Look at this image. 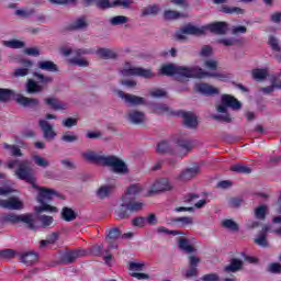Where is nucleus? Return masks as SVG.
<instances>
[{
	"instance_id": "obj_17",
	"label": "nucleus",
	"mask_w": 281,
	"mask_h": 281,
	"mask_svg": "<svg viewBox=\"0 0 281 281\" xmlns=\"http://www.w3.org/2000/svg\"><path fill=\"white\" fill-rule=\"evenodd\" d=\"M125 117L131 124H144V122H146L144 112L137 110L130 111Z\"/></svg>"
},
{
	"instance_id": "obj_55",
	"label": "nucleus",
	"mask_w": 281,
	"mask_h": 281,
	"mask_svg": "<svg viewBox=\"0 0 281 281\" xmlns=\"http://www.w3.org/2000/svg\"><path fill=\"white\" fill-rule=\"evenodd\" d=\"M202 281H221V276L216 272L206 273L201 277Z\"/></svg>"
},
{
	"instance_id": "obj_28",
	"label": "nucleus",
	"mask_w": 281,
	"mask_h": 281,
	"mask_svg": "<svg viewBox=\"0 0 281 281\" xmlns=\"http://www.w3.org/2000/svg\"><path fill=\"white\" fill-rule=\"evenodd\" d=\"M42 91H43V86H40L37 80L27 79L26 81L27 93H41Z\"/></svg>"
},
{
	"instance_id": "obj_56",
	"label": "nucleus",
	"mask_w": 281,
	"mask_h": 281,
	"mask_svg": "<svg viewBox=\"0 0 281 281\" xmlns=\"http://www.w3.org/2000/svg\"><path fill=\"white\" fill-rule=\"evenodd\" d=\"M223 226L226 227V229H231V232H238V225L233 220H225Z\"/></svg>"
},
{
	"instance_id": "obj_30",
	"label": "nucleus",
	"mask_w": 281,
	"mask_h": 281,
	"mask_svg": "<svg viewBox=\"0 0 281 281\" xmlns=\"http://www.w3.org/2000/svg\"><path fill=\"white\" fill-rule=\"evenodd\" d=\"M37 67L42 71H58V66L52 60H41L37 63Z\"/></svg>"
},
{
	"instance_id": "obj_37",
	"label": "nucleus",
	"mask_w": 281,
	"mask_h": 281,
	"mask_svg": "<svg viewBox=\"0 0 281 281\" xmlns=\"http://www.w3.org/2000/svg\"><path fill=\"white\" fill-rule=\"evenodd\" d=\"M2 45H4V47H10L11 49H23V47H25V42L19 40H10L2 42Z\"/></svg>"
},
{
	"instance_id": "obj_45",
	"label": "nucleus",
	"mask_w": 281,
	"mask_h": 281,
	"mask_svg": "<svg viewBox=\"0 0 281 281\" xmlns=\"http://www.w3.org/2000/svg\"><path fill=\"white\" fill-rule=\"evenodd\" d=\"M61 216H63L64 221L71 222V221H75V218H76V212H74V210H71L69 207H64Z\"/></svg>"
},
{
	"instance_id": "obj_14",
	"label": "nucleus",
	"mask_w": 281,
	"mask_h": 281,
	"mask_svg": "<svg viewBox=\"0 0 281 281\" xmlns=\"http://www.w3.org/2000/svg\"><path fill=\"white\" fill-rule=\"evenodd\" d=\"M20 65H22V67L13 71L14 78H25V76H29L34 64L30 59H21Z\"/></svg>"
},
{
	"instance_id": "obj_15",
	"label": "nucleus",
	"mask_w": 281,
	"mask_h": 281,
	"mask_svg": "<svg viewBox=\"0 0 281 281\" xmlns=\"http://www.w3.org/2000/svg\"><path fill=\"white\" fill-rule=\"evenodd\" d=\"M0 207H4L5 210H23V201L15 196L0 200Z\"/></svg>"
},
{
	"instance_id": "obj_36",
	"label": "nucleus",
	"mask_w": 281,
	"mask_h": 281,
	"mask_svg": "<svg viewBox=\"0 0 281 281\" xmlns=\"http://www.w3.org/2000/svg\"><path fill=\"white\" fill-rule=\"evenodd\" d=\"M164 16L167 21H175L177 19H183L186 16H188V14L186 13H180V12H177V11H172V10H166L164 12Z\"/></svg>"
},
{
	"instance_id": "obj_60",
	"label": "nucleus",
	"mask_w": 281,
	"mask_h": 281,
	"mask_svg": "<svg viewBox=\"0 0 281 281\" xmlns=\"http://www.w3.org/2000/svg\"><path fill=\"white\" fill-rule=\"evenodd\" d=\"M15 252L12 249H5L0 251V258H3L4 260H10V258H14Z\"/></svg>"
},
{
	"instance_id": "obj_16",
	"label": "nucleus",
	"mask_w": 281,
	"mask_h": 281,
	"mask_svg": "<svg viewBox=\"0 0 281 281\" xmlns=\"http://www.w3.org/2000/svg\"><path fill=\"white\" fill-rule=\"evenodd\" d=\"M201 173V167H199V165H194L193 167L182 171L179 176H178V181H190L191 179H194V177H196V175Z\"/></svg>"
},
{
	"instance_id": "obj_12",
	"label": "nucleus",
	"mask_w": 281,
	"mask_h": 281,
	"mask_svg": "<svg viewBox=\"0 0 281 281\" xmlns=\"http://www.w3.org/2000/svg\"><path fill=\"white\" fill-rule=\"evenodd\" d=\"M193 89L202 95H218L221 93L218 88L205 82L195 83Z\"/></svg>"
},
{
	"instance_id": "obj_1",
	"label": "nucleus",
	"mask_w": 281,
	"mask_h": 281,
	"mask_svg": "<svg viewBox=\"0 0 281 281\" xmlns=\"http://www.w3.org/2000/svg\"><path fill=\"white\" fill-rule=\"evenodd\" d=\"M8 168H16L15 177L22 181H26V183H31L32 188L37 190L36 201L40 203V205L34 207L36 214H41L43 212L56 214V212H58L56 206H52L49 204V201H52L54 196H57L56 190L36 186V178H34V175H32L29 160H10L8 162Z\"/></svg>"
},
{
	"instance_id": "obj_61",
	"label": "nucleus",
	"mask_w": 281,
	"mask_h": 281,
	"mask_svg": "<svg viewBox=\"0 0 281 281\" xmlns=\"http://www.w3.org/2000/svg\"><path fill=\"white\" fill-rule=\"evenodd\" d=\"M121 235H122V233L120 232V229L112 228L108 234V238H109V240H117V237Z\"/></svg>"
},
{
	"instance_id": "obj_53",
	"label": "nucleus",
	"mask_w": 281,
	"mask_h": 281,
	"mask_svg": "<svg viewBox=\"0 0 281 281\" xmlns=\"http://www.w3.org/2000/svg\"><path fill=\"white\" fill-rule=\"evenodd\" d=\"M87 25H89V23L87 22V19H85V18H80L72 23L74 30H85V27H87Z\"/></svg>"
},
{
	"instance_id": "obj_26",
	"label": "nucleus",
	"mask_w": 281,
	"mask_h": 281,
	"mask_svg": "<svg viewBox=\"0 0 281 281\" xmlns=\"http://www.w3.org/2000/svg\"><path fill=\"white\" fill-rule=\"evenodd\" d=\"M271 227L265 226L262 232L255 238V244L259 247H269V243L267 241V232H269Z\"/></svg>"
},
{
	"instance_id": "obj_7",
	"label": "nucleus",
	"mask_w": 281,
	"mask_h": 281,
	"mask_svg": "<svg viewBox=\"0 0 281 281\" xmlns=\"http://www.w3.org/2000/svg\"><path fill=\"white\" fill-rule=\"evenodd\" d=\"M103 166H106L111 169L114 175H128V165L122 160V158L117 156H105V160L103 162Z\"/></svg>"
},
{
	"instance_id": "obj_3",
	"label": "nucleus",
	"mask_w": 281,
	"mask_h": 281,
	"mask_svg": "<svg viewBox=\"0 0 281 281\" xmlns=\"http://www.w3.org/2000/svg\"><path fill=\"white\" fill-rule=\"evenodd\" d=\"M206 30H210V32H212L213 34H226L227 23L215 22L201 27L188 24L176 33V38L178 41H188V36H201L205 34Z\"/></svg>"
},
{
	"instance_id": "obj_4",
	"label": "nucleus",
	"mask_w": 281,
	"mask_h": 281,
	"mask_svg": "<svg viewBox=\"0 0 281 281\" xmlns=\"http://www.w3.org/2000/svg\"><path fill=\"white\" fill-rule=\"evenodd\" d=\"M227 109L238 111V109H240V102L233 95L223 94L221 97V102L216 103V111L218 114L213 115V120H218L220 122H232V116L227 112Z\"/></svg>"
},
{
	"instance_id": "obj_19",
	"label": "nucleus",
	"mask_w": 281,
	"mask_h": 281,
	"mask_svg": "<svg viewBox=\"0 0 281 281\" xmlns=\"http://www.w3.org/2000/svg\"><path fill=\"white\" fill-rule=\"evenodd\" d=\"M85 250H71L68 251L66 254L63 255V262H65L66 265H69L76 260H78V258H82V256H85Z\"/></svg>"
},
{
	"instance_id": "obj_63",
	"label": "nucleus",
	"mask_w": 281,
	"mask_h": 281,
	"mask_svg": "<svg viewBox=\"0 0 281 281\" xmlns=\"http://www.w3.org/2000/svg\"><path fill=\"white\" fill-rule=\"evenodd\" d=\"M145 224L146 225H157V215L149 214L145 217Z\"/></svg>"
},
{
	"instance_id": "obj_24",
	"label": "nucleus",
	"mask_w": 281,
	"mask_h": 281,
	"mask_svg": "<svg viewBox=\"0 0 281 281\" xmlns=\"http://www.w3.org/2000/svg\"><path fill=\"white\" fill-rule=\"evenodd\" d=\"M251 76L256 82H262L269 77V68H256L251 71Z\"/></svg>"
},
{
	"instance_id": "obj_8",
	"label": "nucleus",
	"mask_w": 281,
	"mask_h": 281,
	"mask_svg": "<svg viewBox=\"0 0 281 281\" xmlns=\"http://www.w3.org/2000/svg\"><path fill=\"white\" fill-rule=\"evenodd\" d=\"M168 190H172V184H170L168 179H161L153 183L145 196H153V194H158V192H167Z\"/></svg>"
},
{
	"instance_id": "obj_11",
	"label": "nucleus",
	"mask_w": 281,
	"mask_h": 281,
	"mask_svg": "<svg viewBox=\"0 0 281 281\" xmlns=\"http://www.w3.org/2000/svg\"><path fill=\"white\" fill-rule=\"evenodd\" d=\"M146 190V184L142 183H134L131 184L126 190L125 193L121 196L124 201H128V199H135V196H139L142 192Z\"/></svg>"
},
{
	"instance_id": "obj_25",
	"label": "nucleus",
	"mask_w": 281,
	"mask_h": 281,
	"mask_svg": "<svg viewBox=\"0 0 281 281\" xmlns=\"http://www.w3.org/2000/svg\"><path fill=\"white\" fill-rule=\"evenodd\" d=\"M38 260V254L34 251H27L20 255V261L24 265H34Z\"/></svg>"
},
{
	"instance_id": "obj_13",
	"label": "nucleus",
	"mask_w": 281,
	"mask_h": 281,
	"mask_svg": "<svg viewBox=\"0 0 281 281\" xmlns=\"http://www.w3.org/2000/svg\"><path fill=\"white\" fill-rule=\"evenodd\" d=\"M38 124L43 131L44 139H46L47 142L56 139L57 133L56 130H54V125L49 124L45 119L40 120Z\"/></svg>"
},
{
	"instance_id": "obj_43",
	"label": "nucleus",
	"mask_w": 281,
	"mask_h": 281,
	"mask_svg": "<svg viewBox=\"0 0 281 281\" xmlns=\"http://www.w3.org/2000/svg\"><path fill=\"white\" fill-rule=\"evenodd\" d=\"M276 89H278L276 78H272L271 85L260 88L259 91H261V93H263L265 95H269L270 93H273L276 91Z\"/></svg>"
},
{
	"instance_id": "obj_58",
	"label": "nucleus",
	"mask_w": 281,
	"mask_h": 281,
	"mask_svg": "<svg viewBox=\"0 0 281 281\" xmlns=\"http://www.w3.org/2000/svg\"><path fill=\"white\" fill-rule=\"evenodd\" d=\"M178 146L180 147V149L184 150V153H189V150L192 149V144L190 143V140L186 139L178 140Z\"/></svg>"
},
{
	"instance_id": "obj_52",
	"label": "nucleus",
	"mask_w": 281,
	"mask_h": 281,
	"mask_svg": "<svg viewBox=\"0 0 281 281\" xmlns=\"http://www.w3.org/2000/svg\"><path fill=\"white\" fill-rule=\"evenodd\" d=\"M70 65H76L77 67H89V59L87 58H71Z\"/></svg>"
},
{
	"instance_id": "obj_6",
	"label": "nucleus",
	"mask_w": 281,
	"mask_h": 281,
	"mask_svg": "<svg viewBox=\"0 0 281 281\" xmlns=\"http://www.w3.org/2000/svg\"><path fill=\"white\" fill-rule=\"evenodd\" d=\"M121 76L128 78L131 76H138L139 78H155V72L151 69L133 66L131 63H125L121 69Z\"/></svg>"
},
{
	"instance_id": "obj_33",
	"label": "nucleus",
	"mask_w": 281,
	"mask_h": 281,
	"mask_svg": "<svg viewBox=\"0 0 281 281\" xmlns=\"http://www.w3.org/2000/svg\"><path fill=\"white\" fill-rule=\"evenodd\" d=\"M160 8L157 4H151L142 10V16H157L160 12Z\"/></svg>"
},
{
	"instance_id": "obj_51",
	"label": "nucleus",
	"mask_w": 281,
	"mask_h": 281,
	"mask_svg": "<svg viewBox=\"0 0 281 281\" xmlns=\"http://www.w3.org/2000/svg\"><path fill=\"white\" fill-rule=\"evenodd\" d=\"M149 95L151 98H166V95H168V92H166V90L164 89L154 88L149 90Z\"/></svg>"
},
{
	"instance_id": "obj_46",
	"label": "nucleus",
	"mask_w": 281,
	"mask_h": 281,
	"mask_svg": "<svg viewBox=\"0 0 281 281\" xmlns=\"http://www.w3.org/2000/svg\"><path fill=\"white\" fill-rule=\"evenodd\" d=\"M61 142H65L66 144H74V142H78V135L74 134V132H66L61 136Z\"/></svg>"
},
{
	"instance_id": "obj_5",
	"label": "nucleus",
	"mask_w": 281,
	"mask_h": 281,
	"mask_svg": "<svg viewBox=\"0 0 281 281\" xmlns=\"http://www.w3.org/2000/svg\"><path fill=\"white\" fill-rule=\"evenodd\" d=\"M140 210H144V202L121 198L120 204L115 209V216L122 221L123 218H128V212H140Z\"/></svg>"
},
{
	"instance_id": "obj_2",
	"label": "nucleus",
	"mask_w": 281,
	"mask_h": 281,
	"mask_svg": "<svg viewBox=\"0 0 281 281\" xmlns=\"http://www.w3.org/2000/svg\"><path fill=\"white\" fill-rule=\"evenodd\" d=\"M162 76H177L178 78H199L203 80L205 78H217V80H225L227 76L221 72H210L199 67H186L177 66L173 64L162 65L160 68Z\"/></svg>"
},
{
	"instance_id": "obj_64",
	"label": "nucleus",
	"mask_w": 281,
	"mask_h": 281,
	"mask_svg": "<svg viewBox=\"0 0 281 281\" xmlns=\"http://www.w3.org/2000/svg\"><path fill=\"white\" fill-rule=\"evenodd\" d=\"M270 20L272 23H281V11H274L270 15Z\"/></svg>"
},
{
	"instance_id": "obj_29",
	"label": "nucleus",
	"mask_w": 281,
	"mask_h": 281,
	"mask_svg": "<svg viewBox=\"0 0 281 281\" xmlns=\"http://www.w3.org/2000/svg\"><path fill=\"white\" fill-rule=\"evenodd\" d=\"M189 260H190V268H189V271H187V278H192L199 273V271L196 270V265L201 262V259L194 256H190Z\"/></svg>"
},
{
	"instance_id": "obj_42",
	"label": "nucleus",
	"mask_w": 281,
	"mask_h": 281,
	"mask_svg": "<svg viewBox=\"0 0 281 281\" xmlns=\"http://www.w3.org/2000/svg\"><path fill=\"white\" fill-rule=\"evenodd\" d=\"M88 3H95L98 8L102 10H106V8H115L113 2H109V0H87Z\"/></svg>"
},
{
	"instance_id": "obj_48",
	"label": "nucleus",
	"mask_w": 281,
	"mask_h": 281,
	"mask_svg": "<svg viewBox=\"0 0 281 281\" xmlns=\"http://www.w3.org/2000/svg\"><path fill=\"white\" fill-rule=\"evenodd\" d=\"M12 95H14V91L0 88V102H8Z\"/></svg>"
},
{
	"instance_id": "obj_40",
	"label": "nucleus",
	"mask_w": 281,
	"mask_h": 281,
	"mask_svg": "<svg viewBox=\"0 0 281 281\" xmlns=\"http://www.w3.org/2000/svg\"><path fill=\"white\" fill-rule=\"evenodd\" d=\"M95 54L99 58L105 59L113 58L115 56V53L109 48H99Z\"/></svg>"
},
{
	"instance_id": "obj_38",
	"label": "nucleus",
	"mask_w": 281,
	"mask_h": 281,
	"mask_svg": "<svg viewBox=\"0 0 281 281\" xmlns=\"http://www.w3.org/2000/svg\"><path fill=\"white\" fill-rule=\"evenodd\" d=\"M231 170L233 172H239V173H243V175H250V172H251L250 167H248L247 165H243L240 162H237V164L233 165L231 167Z\"/></svg>"
},
{
	"instance_id": "obj_57",
	"label": "nucleus",
	"mask_w": 281,
	"mask_h": 281,
	"mask_svg": "<svg viewBox=\"0 0 281 281\" xmlns=\"http://www.w3.org/2000/svg\"><path fill=\"white\" fill-rule=\"evenodd\" d=\"M128 270L133 273L144 271V262H130Z\"/></svg>"
},
{
	"instance_id": "obj_59",
	"label": "nucleus",
	"mask_w": 281,
	"mask_h": 281,
	"mask_svg": "<svg viewBox=\"0 0 281 281\" xmlns=\"http://www.w3.org/2000/svg\"><path fill=\"white\" fill-rule=\"evenodd\" d=\"M40 222L43 227H49V225H52V223H54V217H52L49 215H42V216H40Z\"/></svg>"
},
{
	"instance_id": "obj_18",
	"label": "nucleus",
	"mask_w": 281,
	"mask_h": 281,
	"mask_svg": "<svg viewBox=\"0 0 281 281\" xmlns=\"http://www.w3.org/2000/svg\"><path fill=\"white\" fill-rule=\"evenodd\" d=\"M15 102H18V104H21V106H24L26 109H36V106L41 104V101H38V99L27 98L21 94L16 95Z\"/></svg>"
},
{
	"instance_id": "obj_9",
	"label": "nucleus",
	"mask_w": 281,
	"mask_h": 281,
	"mask_svg": "<svg viewBox=\"0 0 281 281\" xmlns=\"http://www.w3.org/2000/svg\"><path fill=\"white\" fill-rule=\"evenodd\" d=\"M114 93L119 95L121 100H124L125 104H128L130 106H139L145 102L144 98L131 93H124L122 90H114Z\"/></svg>"
},
{
	"instance_id": "obj_35",
	"label": "nucleus",
	"mask_w": 281,
	"mask_h": 281,
	"mask_svg": "<svg viewBox=\"0 0 281 281\" xmlns=\"http://www.w3.org/2000/svg\"><path fill=\"white\" fill-rule=\"evenodd\" d=\"M31 159L38 168H49V160L41 155H33Z\"/></svg>"
},
{
	"instance_id": "obj_20",
	"label": "nucleus",
	"mask_w": 281,
	"mask_h": 281,
	"mask_svg": "<svg viewBox=\"0 0 281 281\" xmlns=\"http://www.w3.org/2000/svg\"><path fill=\"white\" fill-rule=\"evenodd\" d=\"M114 191H115V183L104 184L101 188H99V190L97 191V196L99 199H106L111 196V194H113Z\"/></svg>"
},
{
	"instance_id": "obj_31",
	"label": "nucleus",
	"mask_w": 281,
	"mask_h": 281,
	"mask_svg": "<svg viewBox=\"0 0 281 281\" xmlns=\"http://www.w3.org/2000/svg\"><path fill=\"white\" fill-rule=\"evenodd\" d=\"M154 111L158 114V115H175V112L172 111V109H170V106L164 104V103H157L154 105Z\"/></svg>"
},
{
	"instance_id": "obj_62",
	"label": "nucleus",
	"mask_w": 281,
	"mask_h": 281,
	"mask_svg": "<svg viewBox=\"0 0 281 281\" xmlns=\"http://www.w3.org/2000/svg\"><path fill=\"white\" fill-rule=\"evenodd\" d=\"M170 146L168 145V142L164 140L158 144V153H169Z\"/></svg>"
},
{
	"instance_id": "obj_54",
	"label": "nucleus",
	"mask_w": 281,
	"mask_h": 281,
	"mask_svg": "<svg viewBox=\"0 0 281 281\" xmlns=\"http://www.w3.org/2000/svg\"><path fill=\"white\" fill-rule=\"evenodd\" d=\"M204 67L210 71H216V69H218V61L214 59H206L204 60Z\"/></svg>"
},
{
	"instance_id": "obj_22",
	"label": "nucleus",
	"mask_w": 281,
	"mask_h": 281,
	"mask_svg": "<svg viewBox=\"0 0 281 281\" xmlns=\"http://www.w3.org/2000/svg\"><path fill=\"white\" fill-rule=\"evenodd\" d=\"M60 54L63 56H71V54H75L76 56H85V54H91V52L85 48L72 49L71 47L64 46L60 48Z\"/></svg>"
},
{
	"instance_id": "obj_39",
	"label": "nucleus",
	"mask_w": 281,
	"mask_h": 281,
	"mask_svg": "<svg viewBox=\"0 0 281 281\" xmlns=\"http://www.w3.org/2000/svg\"><path fill=\"white\" fill-rule=\"evenodd\" d=\"M267 212H269L268 205H260L255 209V217L259 221H265V216H267Z\"/></svg>"
},
{
	"instance_id": "obj_50",
	"label": "nucleus",
	"mask_w": 281,
	"mask_h": 281,
	"mask_svg": "<svg viewBox=\"0 0 281 281\" xmlns=\"http://www.w3.org/2000/svg\"><path fill=\"white\" fill-rule=\"evenodd\" d=\"M222 12H225V14H245V10L238 7H224Z\"/></svg>"
},
{
	"instance_id": "obj_10",
	"label": "nucleus",
	"mask_w": 281,
	"mask_h": 281,
	"mask_svg": "<svg viewBox=\"0 0 281 281\" xmlns=\"http://www.w3.org/2000/svg\"><path fill=\"white\" fill-rule=\"evenodd\" d=\"M81 157L86 161H91L92 164H98L99 166H104V161L106 160V155H103L102 151H83Z\"/></svg>"
},
{
	"instance_id": "obj_32",
	"label": "nucleus",
	"mask_w": 281,
	"mask_h": 281,
	"mask_svg": "<svg viewBox=\"0 0 281 281\" xmlns=\"http://www.w3.org/2000/svg\"><path fill=\"white\" fill-rule=\"evenodd\" d=\"M178 247L182 249V251H187V254H192V251H194V247L190 245V240L186 237L178 238Z\"/></svg>"
},
{
	"instance_id": "obj_23",
	"label": "nucleus",
	"mask_w": 281,
	"mask_h": 281,
	"mask_svg": "<svg viewBox=\"0 0 281 281\" xmlns=\"http://www.w3.org/2000/svg\"><path fill=\"white\" fill-rule=\"evenodd\" d=\"M188 201L191 203V205H194L195 210H202V207L207 205V200L204 198L201 199L198 194L189 195Z\"/></svg>"
},
{
	"instance_id": "obj_41",
	"label": "nucleus",
	"mask_w": 281,
	"mask_h": 281,
	"mask_svg": "<svg viewBox=\"0 0 281 281\" xmlns=\"http://www.w3.org/2000/svg\"><path fill=\"white\" fill-rule=\"evenodd\" d=\"M19 223H25L26 225H29L30 229H35L34 218L31 214L19 215Z\"/></svg>"
},
{
	"instance_id": "obj_44",
	"label": "nucleus",
	"mask_w": 281,
	"mask_h": 281,
	"mask_svg": "<svg viewBox=\"0 0 281 281\" xmlns=\"http://www.w3.org/2000/svg\"><path fill=\"white\" fill-rule=\"evenodd\" d=\"M1 223H19V215L16 214H2L0 215Z\"/></svg>"
},
{
	"instance_id": "obj_34",
	"label": "nucleus",
	"mask_w": 281,
	"mask_h": 281,
	"mask_svg": "<svg viewBox=\"0 0 281 281\" xmlns=\"http://www.w3.org/2000/svg\"><path fill=\"white\" fill-rule=\"evenodd\" d=\"M243 269V260L232 259L231 263L225 267V271L236 273Z\"/></svg>"
},
{
	"instance_id": "obj_47",
	"label": "nucleus",
	"mask_w": 281,
	"mask_h": 281,
	"mask_svg": "<svg viewBox=\"0 0 281 281\" xmlns=\"http://www.w3.org/2000/svg\"><path fill=\"white\" fill-rule=\"evenodd\" d=\"M128 21V18L125 15H116L110 19L111 25H124Z\"/></svg>"
},
{
	"instance_id": "obj_27",
	"label": "nucleus",
	"mask_w": 281,
	"mask_h": 281,
	"mask_svg": "<svg viewBox=\"0 0 281 281\" xmlns=\"http://www.w3.org/2000/svg\"><path fill=\"white\" fill-rule=\"evenodd\" d=\"M33 76L34 78H36L40 87H42V91L45 90V87H47V85H52V82H54V78L45 76L43 74L34 72Z\"/></svg>"
},
{
	"instance_id": "obj_21",
	"label": "nucleus",
	"mask_w": 281,
	"mask_h": 281,
	"mask_svg": "<svg viewBox=\"0 0 281 281\" xmlns=\"http://www.w3.org/2000/svg\"><path fill=\"white\" fill-rule=\"evenodd\" d=\"M182 117L184 120V125L187 128H196L199 126V121H196V115L192 112H182Z\"/></svg>"
},
{
	"instance_id": "obj_49",
	"label": "nucleus",
	"mask_w": 281,
	"mask_h": 281,
	"mask_svg": "<svg viewBox=\"0 0 281 281\" xmlns=\"http://www.w3.org/2000/svg\"><path fill=\"white\" fill-rule=\"evenodd\" d=\"M61 125L65 128H74V126H78V119L76 117H67L61 121Z\"/></svg>"
}]
</instances>
